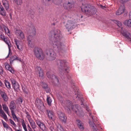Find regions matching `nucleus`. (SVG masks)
I'll use <instances>...</instances> for the list:
<instances>
[{
  "mask_svg": "<svg viewBox=\"0 0 131 131\" xmlns=\"http://www.w3.org/2000/svg\"><path fill=\"white\" fill-rule=\"evenodd\" d=\"M50 34L51 35L53 38L52 43L54 49L59 52H62L65 46L63 44H62L60 42L62 38V36L60 30L58 29L54 30L51 31Z\"/></svg>",
  "mask_w": 131,
  "mask_h": 131,
  "instance_id": "1",
  "label": "nucleus"
},
{
  "mask_svg": "<svg viewBox=\"0 0 131 131\" xmlns=\"http://www.w3.org/2000/svg\"><path fill=\"white\" fill-rule=\"evenodd\" d=\"M62 104L68 112L70 111V108L71 107L73 111L77 115L80 116L82 111L80 108L79 107L78 105L76 104L73 105L72 102L69 100H66L63 103L62 102Z\"/></svg>",
  "mask_w": 131,
  "mask_h": 131,
  "instance_id": "2",
  "label": "nucleus"
},
{
  "mask_svg": "<svg viewBox=\"0 0 131 131\" xmlns=\"http://www.w3.org/2000/svg\"><path fill=\"white\" fill-rule=\"evenodd\" d=\"M54 63L55 65L60 66V68L62 70L63 72H64V73H63L64 76L65 77L66 75V76L67 77L68 79H69V77H68V74H67V73H68V68L67 67V63L66 62V60H56L54 62Z\"/></svg>",
  "mask_w": 131,
  "mask_h": 131,
  "instance_id": "3",
  "label": "nucleus"
},
{
  "mask_svg": "<svg viewBox=\"0 0 131 131\" xmlns=\"http://www.w3.org/2000/svg\"><path fill=\"white\" fill-rule=\"evenodd\" d=\"M81 9L82 12L89 15H93L95 13V8L90 5H83Z\"/></svg>",
  "mask_w": 131,
  "mask_h": 131,
  "instance_id": "4",
  "label": "nucleus"
},
{
  "mask_svg": "<svg viewBox=\"0 0 131 131\" xmlns=\"http://www.w3.org/2000/svg\"><path fill=\"white\" fill-rule=\"evenodd\" d=\"M35 56L40 60H43L45 58V55L42 50L40 48L35 47L33 50Z\"/></svg>",
  "mask_w": 131,
  "mask_h": 131,
  "instance_id": "5",
  "label": "nucleus"
},
{
  "mask_svg": "<svg viewBox=\"0 0 131 131\" xmlns=\"http://www.w3.org/2000/svg\"><path fill=\"white\" fill-rule=\"evenodd\" d=\"M9 107L10 110L12 117L15 121H18V118L14 113V110L16 108L15 103L14 101H12L10 103Z\"/></svg>",
  "mask_w": 131,
  "mask_h": 131,
  "instance_id": "6",
  "label": "nucleus"
},
{
  "mask_svg": "<svg viewBox=\"0 0 131 131\" xmlns=\"http://www.w3.org/2000/svg\"><path fill=\"white\" fill-rule=\"evenodd\" d=\"M0 36L2 39H3L4 41L8 46L9 50L8 54L6 57V58H7L9 55H11L12 54L11 51L10 49V48L11 47V43L10 42L9 39L8 38L5 37L3 36L2 35Z\"/></svg>",
  "mask_w": 131,
  "mask_h": 131,
  "instance_id": "7",
  "label": "nucleus"
},
{
  "mask_svg": "<svg viewBox=\"0 0 131 131\" xmlns=\"http://www.w3.org/2000/svg\"><path fill=\"white\" fill-rule=\"evenodd\" d=\"M15 34L17 38L20 40L23 39L25 38L24 32L20 30H16L15 31Z\"/></svg>",
  "mask_w": 131,
  "mask_h": 131,
  "instance_id": "8",
  "label": "nucleus"
},
{
  "mask_svg": "<svg viewBox=\"0 0 131 131\" xmlns=\"http://www.w3.org/2000/svg\"><path fill=\"white\" fill-rule=\"evenodd\" d=\"M10 80L12 86L14 90L17 91H19V86L18 82L13 78H11Z\"/></svg>",
  "mask_w": 131,
  "mask_h": 131,
  "instance_id": "9",
  "label": "nucleus"
},
{
  "mask_svg": "<svg viewBox=\"0 0 131 131\" xmlns=\"http://www.w3.org/2000/svg\"><path fill=\"white\" fill-rule=\"evenodd\" d=\"M46 54L49 57L50 60H53L55 59L56 54L53 50H50L47 52Z\"/></svg>",
  "mask_w": 131,
  "mask_h": 131,
  "instance_id": "10",
  "label": "nucleus"
},
{
  "mask_svg": "<svg viewBox=\"0 0 131 131\" xmlns=\"http://www.w3.org/2000/svg\"><path fill=\"white\" fill-rule=\"evenodd\" d=\"M35 104L38 108L40 110L44 108V105L42 101L38 98L36 99Z\"/></svg>",
  "mask_w": 131,
  "mask_h": 131,
  "instance_id": "11",
  "label": "nucleus"
},
{
  "mask_svg": "<svg viewBox=\"0 0 131 131\" xmlns=\"http://www.w3.org/2000/svg\"><path fill=\"white\" fill-rule=\"evenodd\" d=\"M74 24V23L72 21L68 20L65 25L66 29L68 31L72 30L73 28Z\"/></svg>",
  "mask_w": 131,
  "mask_h": 131,
  "instance_id": "12",
  "label": "nucleus"
},
{
  "mask_svg": "<svg viewBox=\"0 0 131 131\" xmlns=\"http://www.w3.org/2000/svg\"><path fill=\"white\" fill-rule=\"evenodd\" d=\"M47 75L49 80H54V81L55 82H59V80L58 78L55 75L51 74L50 72L48 71L47 73Z\"/></svg>",
  "mask_w": 131,
  "mask_h": 131,
  "instance_id": "13",
  "label": "nucleus"
},
{
  "mask_svg": "<svg viewBox=\"0 0 131 131\" xmlns=\"http://www.w3.org/2000/svg\"><path fill=\"white\" fill-rule=\"evenodd\" d=\"M36 124L42 131L48 130V129L46 127L45 124L38 120L36 121Z\"/></svg>",
  "mask_w": 131,
  "mask_h": 131,
  "instance_id": "14",
  "label": "nucleus"
},
{
  "mask_svg": "<svg viewBox=\"0 0 131 131\" xmlns=\"http://www.w3.org/2000/svg\"><path fill=\"white\" fill-rule=\"evenodd\" d=\"M33 37L32 36L29 35L27 38V40L28 41V46L31 48H33L34 46V44L32 40Z\"/></svg>",
  "mask_w": 131,
  "mask_h": 131,
  "instance_id": "15",
  "label": "nucleus"
},
{
  "mask_svg": "<svg viewBox=\"0 0 131 131\" xmlns=\"http://www.w3.org/2000/svg\"><path fill=\"white\" fill-rule=\"evenodd\" d=\"M14 41L16 45L17 49L20 51L22 50L23 47L22 42L17 39H14Z\"/></svg>",
  "mask_w": 131,
  "mask_h": 131,
  "instance_id": "16",
  "label": "nucleus"
},
{
  "mask_svg": "<svg viewBox=\"0 0 131 131\" xmlns=\"http://www.w3.org/2000/svg\"><path fill=\"white\" fill-rule=\"evenodd\" d=\"M58 115L59 118L61 121L64 122V123L66 122L67 117L64 113L61 112H59L58 113Z\"/></svg>",
  "mask_w": 131,
  "mask_h": 131,
  "instance_id": "17",
  "label": "nucleus"
},
{
  "mask_svg": "<svg viewBox=\"0 0 131 131\" xmlns=\"http://www.w3.org/2000/svg\"><path fill=\"white\" fill-rule=\"evenodd\" d=\"M0 95H1L3 100L5 102L7 101L8 97L4 90L2 91L0 89Z\"/></svg>",
  "mask_w": 131,
  "mask_h": 131,
  "instance_id": "18",
  "label": "nucleus"
},
{
  "mask_svg": "<svg viewBox=\"0 0 131 131\" xmlns=\"http://www.w3.org/2000/svg\"><path fill=\"white\" fill-rule=\"evenodd\" d=\"M35 70L37 73L39 74V76L40 77H43V71L40 67L38 66L36 67Z\"/></svg>",
  "mask_w": 131,
  "mask_h": 131,
  "instance_id": "19",
  "label": "nucleus"
},
{
  "mask_svg": "<svg viewBox=\"0 0 131 131\" xmlns=\"http://www.w3.org/2000/svg\"><path fill=\"white\" fill-rule=\"evenodd\" d=\"M125 9V7L124 5L121 6L119 9L116 12V15H119L123 13Z\"/></svg>",
  "mask_w": 131,
  "mask_h": 131,
  "instance_id": "20",
  "label": "nucleus"
},
{
  "mask_svg": "<svg viewBox=\"0 0 131 131\" xmlns=\"http://www.w3.org/2000/svg\"><path fill=\"white\" fill-rule=\"evenodd\" d=\"M121 32L123 35L128 39L129 41H131V35L129 33L123 30L121 31Z\"/></svg>",
  "mask_w": 131,
  "mask_h": 131,
  "instance_id": "21",
  "label": "nucleus"
},
{
  "mask_svg": "<svg viewBox=\"0 0 131 131\" xmlns=\"http://www.w3.org/2000/svg\"><path fill=\"white\" fill-rule=\"evenodd\" d=\"M46 112L49 118L50 119L53 120L54 119V113L52 111L47 110Z\"/></svg>",
  "mask_w": 131,
  "mask_h": 131,
  "instance_id": "22",
  "label": "nucleus"
},
{
  "mask_svg": "<svg viewBox=\"0 0 131 131\" xmlns=\"http://www.w3.org/2000/svg\"><path fill=\"white\" fill-rule=\"evenodd\" d=\"M76 123L79 128L81 130H83L84 129V124L82 121L79 119L76 120Z\"/></svg>",
  "mask_w": 131,
  "mask_h": 131,
  "instance_id": "23",
  "label": "nucleus"
},
{
  "mask_svg": "<svg viewBox=\"0 0 131 131\" xmlns=\"http://www.w3.org/2000/svg\"><path fill=\"white\" fill-rule=\"evenodd\" d=\"M77 89V88L75 87L74 89V90H75V94L74 97L77 98L78 97L79 99H80V100H81V102L83 103V99L82 97L80 98V95L79 94L80 93L78 91V90Z\"/></svg>",
  "mask_w": 131,
  "mask_h": 131,
  "instance_id": "24",
  "label": "nucleus"
},
{
  "mask_svg": "<svg viewBox=\"0 0 131 131\" xmlns=\"http://www.w3.org/2000/svg\"><path fill=\"white\" fill-rule=\"evenodd\" d=\"M2 2L6 10H7L9 8V5L7 0H2Z\"/></svg>",
  "mask_w": 131,
  "mask_h": 131,
  "instance_id": "25",
  "label": "nucleus"
},
{
  "mask_svg": "<svg viewBox=\"0 0 131 131\" xmlns=\"http://www.w3.org/2000/svg\"><path fill=\"white\" fill-rule=\"evenodd\" d=\"M6 69L10 71L12 73H14V71L13 69L7 63H6L4 64Z\"/></svg>",
  "mask_w": 131,
  "mask_h": 131,
  "instance_id": "26",
  "label": "nucleus"
},
{
  "mask_svg": "<svg viewBox=\"0 0 131 131\" xmlns=\"http://www.w3.org/2000/svg\"><path fill=\"white\" fill-rule=\"evenodd\" d=\"M0 15L4 16H5L6 15L5 10L1 4H0Z\"/></svg>",
  "mask_w": 131,
  "mask_h": 131,
  "instance_id": "27",
  "label": "nucleus"
},
{
  "mask_svg": "<svg viewBox=\"0 0 131 131\" xmlns=\"http://www.w3.org/2000/svg\"><path fill=\"white\" fill-rule=\"evenodd\" d=\"M89 120V123L90 124V126L92 127L93 131H99L95 127V125L93 121H90Z\"/></svg>",
  "mask_w": 131,
  "mask_h": 131,
  "instance_id": "28",
  "label": "nucleus"
},
{
  "mask_svg": "<svg viewBox=\"0 0 131 131\" xmlns=\"http://www.w3.org/2000/svg\"><path fill=\"white\" fill-rule=\"evenodd\" d=\"M3 108V110L8 115H9V112L7 106L5 104H2Z\"/></svg>",
  "mask_w": 131,
  "mask_h": 131,
  "instance_id": "29",
  "label": "nucleus"
},
{
  "mask_svg": "<svg viewBox=\"0 0 131 131\" xmlns=\"http://www.w3.org/2000/svg\"><path fill=\"white\" fill-rule=\"evenodd\" d=\"M63 6L65 9L69 10L72 7V5L70 2H68V4H67V6L65 7L64 5V4Z\"/></svg>",
  "mask_w": 131,
  "mask_h": 131,
  "instance_id": "30",
  "label": "nucleus"
},
{
  "mask_svg": "<svg viewBox=\"0 0 131 131\" xmlns=\"http://www.w3.org/2000/svg\"><path fill=\"white\" fill-rule=\"evenodd\" d=\"M21 125L24 130L25 131H28L26 127V126L24 120L23 119H21Z\"/></svg>",
  "mask_w": 131,
  "mask_h": 131,
  "instance_id": "31",
  "label": "nucleus"
},
{
  "mask_svg": "<svg viewBox=\"0 0 131 131\" xmlns=\"http://www.w3.org/2000/svg\"><path fill=\"white\" fill-rule=\"evenodd\" d=\"M4 83L7 88L9 89H11V85L8 81L5 80L4 81Z\"/></svg>",
  "mask_w": 131,
  "mask_h": 131,
  "instance_id": "32",
  "label": "nucleus"
},
{
  "mask_svg": "<svg viewBox=\"0 0 131 131\" xmlns=\"http://www.w3.org/2000/svg\"><path fill=\"white\" fill-rule=\"evenodd\" d=\"M0 113L1 114V116L5 120H6L7 119V116L4 112V111L2 110H0Z\"/></svg>",
  "mask_w": 131,
  "mask_h": 131,
  "instance_id": "33",
  "label": "nucleus"
},
{
  "mask_svg": "<svg viewBox=\"0 0 131 131\" xmlns=\"http://www.w3.org/2000/svg\"><path fill=\"white\" fill-rule=\"evenodd\" d=\"M32 128L34 129L36 128V126L34 121L32 119L29 120V121Z\"/></svg>",
  "mask_w": 131,
  "mask_h": 131,
  "instance_id": "34",
  "label": "nucleus"
},
{
  "mask_svg": "<svg viewBox=\"0 0 131 131\" xmlns=\"http://www.w3.org/2000/svg\"><path fill=\"white\" fill-rule=\"evenodd\" d=\"M124 24L128 26L131 27V19L125 20L124 21Z\"/></svg>",
  "mask_w": 131,
  "mask_h": 131,
  "instance_id": "35",
  "label": "nucleus"
},
{
  "mask_svg": "<svg viewBox=\"0 0 131 131\" xmlns=\"http://www.w3.org/2000/svg\"><path fill=\"white\" fill-rule=\"evenodd\" d=\"M46 101L48 104L50 106L51 105L52 100L51 97L48 95H47Z\"/></svg>",
  "mask_w": 131,
  "mask_h": 131,
  "instance_id": "36",
  "label": "nucleus"
},
{
  "mask_svg": "<svg viewBox=\"0 0 131 131\" xmlns=\"http://www.w3.org/2000/svg\"><path fill=\"white\" fill-rule=\"evenodd\" d=\"M16 60H18L20 61H21V59L18 58L16 56H14L13 57H12V58H11L10 60V62L11 63V61L13 62V61Z\"/></svg>",
  "mask_w": 131,
  "mask_h": 131,
  "instance_id": "37",
  "label": "nucleus"
},
{
  "mask_svg": "<svg viewBox=\"0 0 131 131\" xmlns=\"http://www.w3.org/2000/svg\"><path fill=\"white\" fill-rule=\"evenodd\" d=\"M57 131H64L62 127L59 124H57Z\"/></svg>",
  "mask_w": 131,
  "mask_h": 131,
  "instance_id": "38",
  "label": "nucleus"
},
{
  "mask_svg": "<svg viewBox=\"0 0 131 131\" xmlns=\"http://www.w3.org/2000/svg\"><path fill=\"white\" fill-rule=\"evenodd\" d=\"M50 0H43V1L45 2H49ZM53 2L56 4H58L59 3H60L59 2V1H61V0H52Z\"/></svg>",
  "mask_w": 131,
  "mask_h": 131,
  "instance_id": "39",
  "label": "nucleus"
},
{
  "mask_svg": "<svg viewBox=\"0 0 131 131\" xmlns=\"http://www.w3.org/2000/svg\"><path fill=\"white\" fill-rule=\"evenodd\" d=\"M4 29L6 33L8 36H9L10 34V33L8 28L6 27L5 26L4 27Z\"/></svg>",
  "mask_w": 131,
  "mask_h": 131,
  "instance_id": "40",
  "label": "nucleus"
},
{
  "mask_svg": "<svg viewBox=\"0 0 131 131\" xmlns=\"http://www.w3.org/2000/svg\"><path fill=\"white\" fill-rule=\"evenodd\" d=\"M49 127L51 131H54V124L52 122H51V124H50L49 125Z\"/></svg>",
  "mask_w": 131,
  "mask_h": 131,
  "instance_id": "41",
  "label": "nucleus"
},
{
  "mask_svg": "<svg viewBox=\"0 0 131 131\" xmlns=\"http://www.w3.org/2000/svg\"><path fill=\"white\" fill-rule=\"evenodd\" d=\"M113 22L116 24L119 27H121L122 23L120 21H118L117 20H114Z\"/></svg>",
  "mask_w": 131,
  "mask_h": 131,
  "instance_id": "42",
  "label": "nucleus"
},
{
  "mask_svg": "<svg viewBox=\"0 0 131 131\" xmlns=\"http://www.w3.org/2000/svg\"><path fill=\"white\" fill-rule=\"evenodd\" d=\"M15 3L18 5H20L22 3V0H14Z\"/></svg>",
  "mask_w": 131,
  "mask_h": 131,
  "instance_id": "43",
  "label": "nucleus"
},
{
  "mask_svg": "<svg viewBox=\"0 0 131 131\" xmlns=\"http://www.w3.org/2000/svg\"><path fill=\"white\" fill-rule=\"evenodd\" d=\"M2 123L4 127L6 129H7L9 127L8 126V124L3 120L2 121Z\"/></svg>",
  "mask_w": 131,
  "mask_h": 131,
  "instance_id": "44",
  "label": "nucleus"
},
{
  "mask_svg": "<svg viewBox=\"0 0 131 131\" xmlns=\"http://www.w3.org/2000/svg\"><path fill=\"white\" fill-rule=\"evenodd\" d=\"M30 30H31L33 31H34L35 33L36 32V29L35 27L32 25H31V26L29 28Z\"/></svg>",
  "mask_w": 131,
  "mask_h": 131,
  "instance_id": "45",
  "label": "nucleus"
},
{
  "mask_svg": "<svg viewBox=\"0 0 131 131\" xmlns=\"http://www.w3.org/2000/svg\"><path fill=\"white\" fill-rule=\"evenodd\" d=\"M9 120L11 124L13 125L15 127H16V125L14 122L11 119H10Z\"/></svg>",
  "mask_w": 131,
  "mask_h": 131,
  "instance_id": "46",
  "label": "nucleus"
},
{
  "mask_svg": "<svg viewBox=\"0 0 131 131\" xmlns=\"http://www.w3.org/2000/svg\"><path fill=\"white\" fill-rule=\"evenodd\" d=\"M26 117L28 119V121H29V120H31L32 119L31 118V116L30 115H28L27 116H26Z\"/></svg>",
  "mask_w": 131,
  "mask_h": 131,
  "instance_id": "47",
  "label": "nucleus"
},
{
  "mask_svg": "<svg viewBox=\"0 0 131 131\" xmlns=\"http://www.w3.org/2000/svg\"><path fill=\"white\" fill-rule=\"evenodd\" d=\"M18 102L19 104H21L23 102V100L21 98H20L18 99Z\"/></svg>",
  "mask_w": 131,
  "mask_h": 131,
  "instance_id": "48",
  "label": "nucleus"
},
{
  "mask_svg": "<svg viewBox=\"0 0 131 131\" xmlns=\"http://www.w3.org/2000/svg\"><path fill=\"white\" fill-rule=\"evenodd\" d=\"M89 116L91 117V118L94 121H95L94 119L93 116H92V115H91V113H90L89 114Z\"/></svg>",
  "mask_w": 131,
  "mask_h": 131,
  "instance_id": "49",
  "label": "nucleus"
},
{
  "mask_svg": "<svg viewBox=\"0 0 131 131\" xmlns=\"http://www.w3.org/2000/svg\"><path fill=\"white\" fill-rule=\"evenodd\" d=\"M3 72V68L2 67H0V74H2Z\"/></svg>",
  "mask_w": 131,
  "mask_h": 131,
  "instance_id": "50",
  "label": "nucleus"
},
{
  "mask_svg": "<svg viewBox=\"0 0 131 131\" xmlns=\"http://www.w3.org/2000/svg\"><path fill=\"white\" fill-rule=\"evenodd\" d=\"M4 86L3 84L2 83L1 80H0V86L1 87H3Z\"/></svg>",
  "mask_w": 131,
  "mask_h": 131,
  "instance_id": "51",
  "label": "nucleus"
},
{
  "mask_svg": "<svg viewBox=\"0 0 131 131\" xmlns=\"http://www.w3.org/2000/svg\"><path fill=\"white\" fill-rule=\"evenodd\" d=\"M7 129H8L9 130H10L11 131H14L12 130V128H11L10 127H9Z\"/></svg>",
  "mask_w": 131,
  "mask_h": 131,
  "instance_id": "52",
  "label": "nucleus"
},
{
  "mask_svg": "<svg viewBox=\"0 0 131 131\" xmlns=\"http://www.w3.org/2000/svg\"><path fill=\"white\" fill-rule=\"evenodd\" d=\"M44 85H45V86H44V87L43 86V87L44 88H46L47 87V85L46 83H44Z\"/></svg>",
  "mask_w": 131,
  "mask_h": 131,
  "instance_id": "53",
  "label": "nucleus"
},
{
  "mask_svg": "<svg viewBox=\"0 0 131 131\" xmlns=\"http://www.w3.org/2000/svg\"><path fill=\"white\" fill-rule=\"evenodd\" d=\"M129 17L130 19H131V11H130L129 13Z\"/></svg>",
  "mask_w": 131,
  "mask_h": 131,
  "instance_id": "54",
  "label": "nucleus"
},
{
  "mask_svg": "<svg viewBox=\"0 0 131 131\" xmlns=\"http://www.w3.org/2000/svg\"><path fill=\"white\" fill-rule=\"evenodd\" d=\"M15 130L16 131H22L21 130H18L17 129H16L15 128Z\"/></svg>",
  "mask_w": 131,
  "mask_h": 131,
  "instance_id": "55",
  "label": "nucleus"
},
{
  "mask_svg": "<svg viewBox=\"0 0 131 131\" xmlns=\"http://www.w3.org/2000/svg\"><path fill=\"white\" fill-rule=\"evenodd\" d=\"M28 130L29 131H32L31 128H28Z\"/></svg>",
  "mask_w": 131,
  "mask_h": 131,
  "instance_id": "56",
  "label": "nucleus"
},
{
  "mask_svg": "<svg viewBox=\"0 0 131 131\" xmlns=\"http://www.w3.org/2000/svg\"><path fill=\"white\" fill-rule=\"evenodd\" d=\"M26 116L29 115V113L28 112H26Z\"/></svg>",
  "mask_w": 131,
  "mask_h": 131,
  "instance_id": "57",
  "label": "nucleus"
},
{
  "mask_svg": "<svg viewBox=\"0 0 131 131\" xmlns=\"http://www.w3.org/2000/svg\"><path fill=\"white\" fill-rule=\"evenodd\" d=\"M27 127H28V129L29 128H31L30 127L29 125V124H28L27 125Z\"/></svg>",
  "mask_w": 131,
  "mask_h": 131,
  "instance_id": "58",
  "label": "nucleus"
},
{
  "mask_svg": "<svg viewBox=\"0 0 131 131\" xmlns=\"http://www.w3.org/2000/svg\"><path fill=\"white\" fill-rule=\"evenodd\" d=\"M61 1H59V3H61V2H62V0H61Z\"/></svg>",
  "mask_w": 131,
  "mask_h": 131,
  "instance_id": "59",
  "label": "nucleus"
},
{
  "mask_svg": "<svg viewBox=\"0 0 131 131\" xmlns=\"http://www.w3.org/2000/svg\"><path fill=\"white\" fill-rule=\"evenodd\" d=\"M2 109L1 108H0V110H2Z\"/></svg>",
  "mask_w": 131,
  "mask_h": 131,
  "instance_id": "60",
  "label": "nucleus"
},
{
  "mask_svg": "<svg viewBox=\"0 0 131 131\" xmlns=\"http://www.w3.org/2000/svg\"><path fill=\"white\" fill-rule=\"evenodd\" d=\"M52 81V82H54V81Z\"/></svg>",
  "mask_w": 131,
  "mask_h": 131,
  "instance_id": "61",
  "label": "nucleus"
},
{
  "mask_svg": "<svg viewBox=\"0 0 131 131\" xmlns=\"http://www.w3.org/2000/svg\"><path fill=\"white\" fill-rule=\"evenodd\" d=\"M80 1H82L83 0H79Z\"/></svg>",
  "mask_w": 131,
  "mask_h": 131,
  "instance_id": "62",
  "label": "nucleus"
},
{
  "mask_svg": "<svg viewBox=\"0 0 131 131\" xmlns=\"http://www.w3.org/2000/svg\"><path fill=\"white\" fill-rule=\"evenodd\" d=\"M82 16H81V18H82Z\"/></svg>",
  "mask_w": 131,
  "mask_h": 131,
  "instance_id": "63",
  "label": "nucleus"
},
{
  "mask_svg": "<svg viewBox=\"0 0 131 131\" xmlns=\"http://www.w3.org/2000/svg\"><path fill=\"white\" fill-rule=\"evenodd\" d=\"M0 106H1V105L0 104Z\"/></svg>",
  "mask_w": 131,
  "mask_h": 131,
  "instance_id": "64",
  "label": "nucleus"
}]
</instances>
